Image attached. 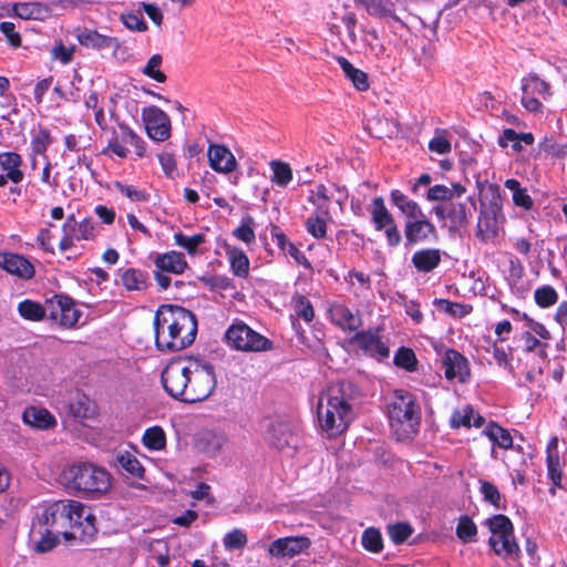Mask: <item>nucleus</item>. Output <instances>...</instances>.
I'll return each mask as SVG.
<instances>
[{"mask_svg": "<svg viewBox=\"0 0 567 567\" xmlns=\"http://www.w3.org/2000/svg\"><path fill=\"white\" fill-rule=\"evenodd\" d=\"M296 315L303 319L306 322H311L315 317V310L309 301L305 296H299L296 300V307H295Z\"/></svg>", "mask_w": 567, "mask_h": 567, "instance_id": "0e129e2a", "label": "nucleus"}, {"mask_svg": "<svg viewBox=\"0 0 567 567\" xmlns=\"http://www.w3.org/2000/svg\"><path fill=\"white\" fill-rule=\"evenodd\" d=\"M269 166L272 172L270 181L274 185L285 188L291 183L293 173L289 163L279 159H272L269 163Z\"/></svg>", "mask_w": 567, "mask_h": 567, "instance_id": "e433bc0d", "label": "nucleus"}, {"mask_svg": "<svg viewBox=\"0 0 567 567\" xmlns=\"http://www.w3.org/2000/svg\"><path fill=\"white\" fill-rule=\"evenodd\" d=\"M485 525L491 533L488 545L493 551L504 559H518L520 549L516 542L511 519L503 514H497L487 518Z\"/></svg>", "mask_w": 567, "mask_h": 567, "instance_id": "423d86ee", "label": "nucleus"}, {"mask_svg": "<svg viewBox=\"0 0 567 567\" xmlns=\"http://www.w3.org/2000/svg\"><path fill=\"white\" fill-rule=\"evenodd\" d=\"M434 214L441 220H447L450 229L460 230L466 227L475 210V202L472 197L467 202H449L433 208Z\"/></svg>", "mask_w": 567, "mask_h": 567, "instance_id": "9b49d317", "label": "nucleus"}, {"mask_svg": "<svg viewBox=\"0 0 567 567\" xmlns=\"http://www.w3.org/2000/svg\"><path fill=\"white\" fill-rule=\"evenodd\" d=\"M524 350L527 352L537 351L540 358L546 357V344L542 343L535 336L526 331L522 334Z\"/></svg>", "mask_w": 567, "mask_h": 567, "instance_id": "69168bd1", "label": "nucleus"}, {"mask_svg": "<svg viewBox=\"0 0 567 567\" xmlns=\"http://www.w3.org/2000/svg\"><path fill=\"white\" fill-rule=\"evenodd\" d=\"M22 158L18 153L4 152L0 154V168L7 172V177L11 182L18 184L23 179V172L21 171Z\"/></svg>", "mask_w": 567, "mask_h": 567, "instance_id": "7c9ffc66", "label": "nucleus"}, {"mask_svg": "<svg viewBox=\"0 0 567 567\" xmlns=\"http://www.w3.org/2000/svg\"><path fill=\"white\" fill-rule=\"evenodd\" d=\"M118 128H120V140L124 143V144H130L132 145L134 148H135V153L138 157H143L144 154H145V145H144V142L143 140L136 135L132 130L131 127H128L127 125L125 124H120L118 125Z\"/></svg>", "mask_w": 567, "mask_h": 567, "instance_id": "09e8293b", "label": "nucleus"}, {"mask_svg": "<svg viewBox=\"0 0 567 567\" xmlns=\"http://www.w3.org/2000/svg\"><path fill=\"white\" fill-rule=\"evenodd\" d=\"M439 305L446 313L457 318H463L472 311V307L468 305L452 302L446 299L439 300Z\"/></svg>", "mask_w": 567, "mask_h": 567, "instance_id": "680f3d73", "label": "nucleus"}, {"mask_svg": "<svg viewBox=\"0 0 567 567\" xmlns=\"http://www.w3.org/2000/svg\"><path fill=\"white\" fill-rule=\"evenodd\" d=\"M268 442L281 452L292 453L299 445V436L288 424H272L268 433Z\"/></svg>", "mask_w": 567, "mask_h": 567, "instance_id": "f3484780", "label": "nucleus"}, {"mask_svg": "<svg viewBox=\"0 0 567 567\" xmlns=\"http://www.w3.org/2000/svg\"><path fill=\"white\" fill-rule=\"evenodd\" d=\"M223 543L226 549H240L246 546L247 536L243 530L236 528L225 535Z\"/></svg>", "mask_w": 567, "mask_h": 567, "instance_id": "052dcab7", "label": "nucleus"}, {"mask_svg": "<svg viewBox=\"0 0 567 567\" xmlns=\"http://www.w3.org/2000/svg\"><path fill=\"white\" fill-rule=\"evenodd\" d=\"M540 148L554 157H565L567 155V145H560L554 138L545 137L540 143Z\"/></svg>", "mask_w": 567, "mask_h": 567, "instance_id": "774afa93", "label": "nucleus"}, {"mask_svg": "<svg viewBox=\"0 0 567 567\" xmlns=\"http://www.w3.org/2000/svg\"><path fill=\"white\" fill-rule=\"evenodd\" d=\"M351 384L338 382L330 384L319 396L317 414L320 427L329 437H336L347 431L353 420L349 390Z\"/></svg>", "mask_w": 567, "mask_h": 567, "instance_id": "7ed1b4c3", "label": "nucleus"}, {"mask_svg": "<svg viewBox=\"0 0 567 567\" xmlns=\"http://www.w3.org/2000/svg\"><path fill=\"white\" fill-rule=\"evenodd\" d=\"M534 298L539 307L547 308L557 302L558 293L551 286H542L535 290Z\"/></svg>", "mask_w": 567, "mask_h": 567, "instance_id": "603ef678", "label": "nucleus"}, {"mask_svg": "<svg viewBox=\"0 0 567 567\" xmlns=\"http://www.w3.org/2000/svg\"><path fill=\"white\" fill-rule=\"evenodd\" d=\"M142 116L150 138L164 142L171 137V120L159 107H145L142 111Z\"/></svg>", "mask_w": 567, "mask_h": 567, "instance_id": "4468645a", "label": "nucleus"}, {"mask_svg": "<svg viewBox=\"0 0 567 567\" xmlns=\"http://www.w3.org/2000/svg\"><path fill=\"white\" fill-rule=\"evenodd\" d=\"M13 12L23 20H44L50 9L42 2H18L13 4Z\"/></svg>", "mask_w": 567, "mask_h": 567, "instance_id": "bb28decb", "label": "nucleus"}, {"mask_svg": "<svg viewBox=\"0 0 567 567\" xmlns=\"http://www.w3.org/2000/svg\"><path fill=\"white\" fill-rule=\"evenodd\" d=\"M310 545L311 540L306 536L282 537L271 543L268 553L277 558H291L307 550Z\"/></svg>", "mask_w": 567, "mask_h": 567, "instance_id": "dca6fc26", "label": "nucleus"}, {"mask_svg": "<svg viewBox=\"0 0 567 567\" xmlns=\"http://www.w3.org/2000/svg\"><path fill=\"white\" fill-rule=\"evenodd\" d=\"M535 95L544 100L548 99L550 96V86L536 74H528L522 79L520 102L529 112H540L543 109V104Z\"/></svg>", "mask_w": 567, "mask_h": 567, "instance_id": "ddd939ff", "label": "nucleus"}, {"mask_svg": "<svg viewBox=\"0 0 567 567\" xmlns=\"http://www.w3.org/2000/svg\"><path fill=\"white\" fill-rule=\"evenodd\" d=\"M413 533L412 527L406 523H396L388 526V534L394 544L404 543Z\"/></svg>", "mask_w": 567, "mask_h": 567, "instance_id": "13d9d810", "label": "nucleus"}, {"mask_svg": "<svg viewBox=\"0 0 567 567\" xmlns=\"http://www.w3.org/2000/svg\"><path fill=\"white\" fill-rule=\"evenodd\" d=\"M390 197L392 204L396 206L399 210L406 217V220L423 217L424 213L419 204L410 199L402 192L394 189L391 192Z\"/></svg>", "mask_w": 567, "mask_h": 567, "instance_id": "cd10ccee", "label": "nucleus"}, {"mask_svg": "<svg viewBox=\"0 0 567 567\" xmlns=\"http://www.w3.org/2000/svg\"><path fill=\"white\" fill-rule=\"evenodd\" d=\"M388 417L398 441L411 439L421 423V406L415 395L405 390H395L388 403Z\"/></svg>", "mask_w": 567, "mask_h": 567, "instance_id": "20e7f679", "label": "nucleus"}, {"mask_svg": "<svg viewBox=\"0 0 567 567\" xmlns=\"http://www.w3.org/2000/svg\"><path fill=\"white\" fill-rule=\"evenodd\" d=\"M546 463L549 480L553 482L554 486L560 487L563 474L558 455V439L556 436L551 437L547 444Z\"/></svg>", "mask_w": 567, "mask_h": 567, "instance_id": "a878e982", "label": "nucleus"}, {"mask_svg": "<svg viewBox=\"0 0 567 567\" xmlns=\"http://www.w3.org/2000/svg\"><path fill=\"white\" fill-rule=\"evenodd\" d=\"M355 341L361 349L373 357H389V349L381 341L377 331L367 330L355 334Z\"/></svg>", "mask_w": 567, "mask_h": 567, "instance_id": "5701e85b", "label": "nucleus"}, {"mask_svg": "<svg viewBox=\"0 0 567 567\" xmlns=\"http://www.w3.org/2000/svg\"><path fill=\"white\" fill-rule=\"evenodd\" d=\"M442 367L447 380L456 379L465 382L470 377V364L467 359L454 349H447L442 355Z\"/></svg>", "mask_w": 567, "mask_h": 567, "instance_id": "2eb2a0df", "label": "nucleus"}, {"mask_svg": "<svg viewBox=\"0 0 567 567\" xmlns=\"http://www.w3.org/2000/svg\"><path fill=\"white\" fill-rule=\"evenodd\" d=\"M66 501H59L40 508L37 514V520L33 523V532L37 528H45L53 533L62 534L66 540L68 535V517Z\"/></svg>", "mask_w": 567, "mask_h": 567, "instance_id": "9d476101", "label": "nucleus"}, {"mask_svg": "<svg viewBox=\"0 0 567 567\" xmlns=\"http://www.w3.org/2000/svg\"><path fill=\"white\" fill-rule=\"evenodd\" d=\"M121 20L132 31L143 32L147 30V24L140 13H124L121 16Z\"/></svg>", "mask_w": 567, "mask_h": 567, "instance_id": "338daca9", "label": "nucleus"}, {"mask_svg": "<svg viewBox=\"0 0 567 567\" xmlns=\"http://www.w3.org/2000/svg\"><path fill=\"white\" fill-rule=\"evenodd\" d=\"M371 220L375 230L381 231L388 225L394 221L392 214L389 212L381 196L374 197L370 206Z\"/></svg>", "mask_w": 567, "mask_h": 567, "instance_id": "2f4dec72", "label": "nucleus"}, {"mask_svg": "<svg viewBox=\"0 0 567 567\" xmlns=\"http://www.w3.org/2000/svg\"><path fill=\"white\" fill-rule=\"evenodd\" d=\"M404 235L409 245H415L435 238L436 228L424 214L423 217L405 220Z\"/></svg>", "mask_w": 567, "mask_h": 567, "instance_id": "a211bd4d", "label": "nucleus"}, {"mask_svg": "<svg viewBox=\"0 0 567 567\" xmlns=\"http://www.w3.org/2000/svg\"><path fill=\"white\" fill-rule=\"evenodd\" d=\"M504 186L513 192V202L516 206H519L526 210L533 208V198L529 196L526 188L520 187V183L517 179H506Z\"/></svg>", "mask_w": 567, "mask_h": 567, "instance_id": "a19ab883", "label": "nucleus"}, {"mask_svg": "<svg viewBox=\"0 0 567 567\" xmlns=\"http://www.w3.org/2000/svg\"><path fill=\"white\" fill-rule=\"evenodd\" d=\"M442 260V251L437 248H423L416 250L411 262L419 272H431L433 271Z\"/></svg>", "mask_w": 567, "mask_h": 567, "instance_id": "b1692460", "label": "nucleus"}, {"mask_svg": "<svg viewBox=\"0 0 567 567\" xmlns=\"http://www.w3.org/2000/svg\"><path fill=\"white\" fill-rule=\"evenodd\" d=\"M76 38L82 47L89 49L104 50L117 47V40L115 38L100 34L95 30L85 29L80 32Z\"/></svg>", "mask_w": 567, "mask_h": 567, "instance_id": "393cba45", "label": "nucleus"}, {"mask_svg": "<svg viewBox=\"0 0 567 567\" xmlns=\"http://www.w3.org/2000/svg\"><path fill=\"white\" fill-rule=\"evenodd\" d=\"M225 342L237 351L264 352L272 349V341L236 319L225 332Z\"/></svg>", "mask_w": 567, "mask_h": 567, "instance_id": "6e6552de", "label": "nucleus"}, {"mask_svg": "<svg viewBox=\"0 0 567 567\" xmlns=\"http://www.w3.org/2000/svg\"><path fill=\"white\" fill-rule=\"evenodd\" d=\"M70 410L76 417H89L94 413L91 401L83 394H78L75 400L70 403Z\"/></svg>", "mask_w": 567, "mask_h": 567, "instance_id": "4d7b16f0", "label": "nucleus"}, {"mask_svg": "<svg viewBox=\"0 0 567 567\" xmlns=\"http://www.w3.org/2000/svg\"><path fill=\"white\" fill-rule=\"evenodd\" d=\"M450 422L453 429H460L461 426L470 427L472 425L480 427L483 425L484 419L481 415H474V410L471 406H464L453 412Z\"/></svg>", "mask_w": 567, "mask_h": 567, "instance_id": "c9c22d12", "label": "nucleus"}, {"mask_svg": "<svg viewBox=\"0 0 567 567\" xmlns=\"http://www.w3.org/2000/svg\"><path fill=\"white\" fill-rule=\"evenodd\" d=\"M48 310L50 319L64 328L75 327L82 316L71 298L60 295L48 299Z\"/></svg>", "mask_w": 567, "mask_h": 567, "instance_id": "f8f14e48", "label": "nucleus"}, {"mask_svg": "<svg viewBox=\"0 0 567 567\" xmlns=\"http://www.w3.org/2000/svg\"><path fill=\"white\" fill-rule=\"evenodd\" d=\"M483 434L488 437L494 445L501 449H511L513 445V437L509 432L502 426L491 423L484 430Z\"/></svg>", "mask_w": 567, "mask_h": 567, "instance_id": "ea45409f", "label": "nucleus"}, {"mask_svg": "<svg viewBox=\"0 0 567 567\" xmlns=\"http://www.w3.org/2000/svg\"><path fill=\"white\" fill-rule=\"evenodd\" d=\"M154 264L157 270L175 275L183 274L188 266L184 254L176 250L158 254L154 259Z\"/></svg>", "mask_w": 567, "mask_h": 567, "instance_id": "4be33fe9", "label": "nucleus"}, {"mask_svg": "<svg viewBox=\"0 0 567 567\" xmlns=\"http://www.w3.org/2000/svg\"><path fill=\"white\" fill-rule=\"evenodd\" d=\"M121 280L127 290H141L146 287V276L144 272L137 269H126L122 274Z\"/></svg>", "mask_w": 567, "mask_h": 567, "instance_id": "de8ad7c7", "label": "nucleus"}, {"mask_svg": "<svg viewBox=\"0 0 567 567\" xmlns=\"http://www.w3.org/2000/svg\"><path fill=\"white\" fill-rule=\"evenodd\" d=\"M66 540L80 539L83 543L90 542L96 534L95 516L91 509L78 501H66Z\"/></svg>", "mask_w": 567, "mask_h": 567, "instance_id": "1a4fd4ad", "label": "nucleus"}, {"mask_svg": "<svg viewBox=\"0 0 567 567\" xmlns=\"http://www.w3.org/2000/svg\"><path fill=\"white\" fill-rule=\"evenodd\" d=\"M226 255L233 274L237 277L246 278L249 274V259L246 254L239 248L228 246Z\"/></svg>", "mask_w": 567, "mask_h": 567, "instance_id": "f704fd0d", "label": "nucleus"}, {"mask_svg": "<svg viewBox=\"0 0 567 567\" xmlns=\"http://www.w3.org/2000/svg\"><path fill=\"white\" fill-rule=\"evenodd\" d=\"M361 544L363 548L371 553H380L383 549V539L378 528L369 527L362 533Z\"/></svg>", "mask_w": 567, "mask_h": 567, "instance_id": "49530a36", "label": "nucleus"}, {"mask_svg": "<svg viewBox=\"0 0 567 567\" xmlns=\"http://www.w3.org/2000/svg\"><path fill=\"white\" fill-rule=\"evenodd\" d=\"M117 461L120 466L128 474L135 477L143 476L144 467L133 454L125 452L124 454L118 455Z\"/></svg>", "mask_w": 567, "mask_h": 567, "instance_id": "8fccbe9b", "label": "nucleus"}, {"mask_svg": "<svg viewBox=\"0 0 567 567\" xmlns=\"http://www.w3.org/2000/svg\"><path fill=\"white\" fill-rule=\"evenodd\" d=\"M25 424L39 430H47L55 424L54 416L45 409L31 406L23 413Z\"/></svg>", "mask_w": 567, "mask_h": 567, "instance_id": "c85d7f7f", "label": "nucleus"}, {"mask_svg": "<svg viewBox=\"0 0 567 567\" xmlns=\"http://www.w3.org/2000/svg\"><path fill=\"white\" fill-rule=\"evenodd\" d=\"M308 200L317 207V213L322 216H329V207H330V193L329 185H317L309 195Z\"/></svg>", "mask_w": 567, "mask_h": 567, "instance_id": "58836bf2", "label": "nucleus"}, {"mask_svg": "<svg viewBox=\"0 0 567 567\" xmlns=\"http://www.w3.org/2000/svg\"><path fill=\"white\" fill-rule=\"evenodd\" d=\"M145 447L152 451H161L166 445L165 432L161 426L148 427L142 437Z\"/></svg>", "mask_w": 567, "mask_h": 567, "instance_id": "c03bdc74", "label": "nucleus"}, {"mask_svg": "<svg viewBox=\"0 0 567 567\" xmlns=\"http://www.w3.org/2000/svg\"><path fill=\"white\" fill-rule=\"evenodd\" d=\"M329 316L331 321L343 330L354 331L362 324L360 312L341 302H334L329 307Z\"/></svg>", "mask_w": 567, "mask_h": 567, "instance_id": "412c9836", "label": "nucleus"}, {"mask_svg": "<svg viewBox=\"0 0 567 567\" xmlns=\"http://www.w3.org/2000/svg\"><path fill=\"white\" fill-rule=\"evenodd\" d=\"M162 384L176 400L185 403L202 402L216 386L215 370L209 362L202 360L173 361L162 372Z\"/></svg>", "mask_w": 567, "mask_h": 567, "instance_id": "f257e3e1", "label": "nucleus"}, {"mask_svg": "<svg viewBox=\"0 0 567 567\" xmlns=\"http://www.w3.org/2000/svg\"><path fill=\"white\" fill-rule=\"evenodd\" d=\"M323 217L324 216L318 213L316 216L309 217L306 221L308 233L311 234L315 238L320 239L326 236L327 226Z\"/></svg>", "mask_w": 567, "mask_h": 567, "instance_id": "e2e57ef3", "label": "nucleus"}, {"mask_svg": "<svg viewBox=\"0 0 567 567\" xmlns=\"http://www.w3.org/2000/svg\"><path fill=\"white\" fill-rule=\"evenodd\" d=\"M271 235L276 245L284 252L293 258L298 265H303L305 267L310 268V262L307 260L305 254L299 250L278 227H274Z\"/></svg>", "mask_w": 567, "mask_h": 567, "instance_id": "c756f323", "label": "nucleus"}, {"mask_svg": "<svg viewBox=\"0 0 567 567\" xmlns=\"http://www.w3.org/2000/svg\"><path fill=\"white\" fill-rule=\"evenodd\" d=\"M394 363L396 367L403 368L408 371H414L416 369L417 360L411 349L401 348L394 355Z\"/></svg>", "mask_w": 567, "mask_h": 567, "instance_id": "6e6d98bb", "label": "nucleus"}, {"mask_svg": "<svg viewBox=\"0 0 567 567\" xmlns=\"http://www.w3.org/2000/svg\"><path fill=\"white\" fill-rule=\"evenodd\" d=\"M65 486L74 492L90 494L93 497L105 494L111 487L109 472L93 463H76L62 473Z\"/></svg>", "mask_w": 567, "mask_h": 567, "instance_id": "39448f33", "label": "nucleus"}, {"mask_svg": "<svg viewBox=\"0 0 567 567\" xmlns=\"http://www.w3.org/2000/svg\"><path fill=\"white\" fill-rule=\"evenodd\" d=\"M207 156L209 166L217 173L229 174L237 167L234 154L225 145L210 144Z\"/></svg>", "mask_w": 567, "mask_h": 567, "instance_id": "aec40b11", "label": "nucleus"}, {"mask_svg": "<svg viewBox=\"0 0 567 567\" xmlns=\"http://www.w3.org/2000/svg\"><path fill=\"white\" fill-rule=\"evenodd\" d=\"M480 491L485 502L492 504L497 509L501 508L502 495L495 484L487 481H482Z\"/></svg>", "mask_w": 567, "mask_h": 567, "instance_id": "bf43d9fd", "label": "nucleus"}, {"mask_svg": "<svg viewBox=\"0 0 567 567\" xmlns=\"http://www.w3.org/2000/svg\"><path fill=\"white\" fill-rule=\"evenodd\" d=\"M155 346L162 352H177L192 346L197 336L196 316L179 306L162 305L154 316Z\"/></svg>", "mask_w": 567, "mask_h": 567, "instance_id": "f03ea898", "label": "nucleus"}, {"mask_svg": "<svg viewBox=\"0 0 567 567\" xmlns=\"http://www.w3.org/2000/svg\"><path fill=\"white\" fill-rule=\"evenodd\" d=\"M489 196L488 205L482 204L476 226V237L487 243L498 236L499 227L504 221L502 197L497 185H489L487 189Z\"/></svg>", "mask_w": 567, "mask_h": 567, "instance_id": "0eeeda50", "label": "nucleus"}, {"mask_svg": "<svg viewBox=\"0 0 567 567\" xmlns=\"http://www.w3.org/2000/svg\"><path fill=\"white\" fill-rule=\"evenodd\" d=\"M337 62L342 69L346 78L357 90L367 91L369 89V81L365 72L354 68L353 64L343 56H337Z\"/></svg>", "mask_w": 567, "mask_h": 567, "instance_id": "473e14b6", "label": "nucleus"}, {"mask_svg": "<svg viewBox=\"0 0 567 567\" xmlns=\"http://www.w3.org/2000/svg\"><path fill=\"white\" fill-rule=\"evenodd\" d=\"M0 268L21 279H31L35 272L24 256L13 252H0Z\"/></svg>", "mask_w": 567, "mask_h": 567, "instance_id": "6ab92c4d", "label": "nucleus"}, {"mask_svg": "<svg viewBox=\"0 0 567 567\" xmlns=\"http://www.w3.org/2000/svg\"><path fill=\"white\" fill-rule=\"evenodd\" d=\"M18 312L25 320L40 321L45 317L47 312H49L48 301L45 306H42L39 302L25 299L18 305Z\"/></svg>", "mask_w": 567, "mask_h": 567, "instance_id": "4c0bfd02", "label": "nucleus"}, {"mask_svg": "<svg viewBox=\"0 0 567 567\" xmlns=\"http://www.w3.org/2000/svg\"><path fill=\"white\" fill-rule=\"evenodd\" d=\"M365 11L377 18H390L404 25V22L395 14L394 4L391 0H369L364 6Z\"/></svg>", "mask_w": 567, "mask_h": 567, "instance_id": "72a5a7b5", "label": "nucleus"}, {"mask_svg": "<svg viewBox=\"0 0 567 567\" xmlns=\"http://www.w3.org/2000/svg\"><path fill=\"white\" fill-rule=\"evenodd\" d=\"M34 533H39L41 536L35 545L37 550L40 553H47L51 550L58 544L59 536L61 535L45 528H37Z\"/></svg>", "mask_w": 567, "mask_h": 567, "instance_id": "864d4df0", "label": "nucleus"}, {"mask_svg": "<svg viewBox=\"0 0 567 567\" xmlns=\"http://www.w3.org/2000/svg\"><path fill=\"white\" fill-rule=\"evenodd\" d=\"M477 535V526L473 522V519L467 516L463 515L458 518L457 526H456V536L463 542V543H471L476 540Z\"/></svg>", "mask_w": 567, "mask_h": 567, "instance_id": "a18cd8bd", "label": "nucleus"}, {"mask_svg": "<svg viewBox=\"0 0 567 567\" xmlns=\"http://www.w3.org/2000/svg\"><path fill=\"white\" fill-rule=\"evenodd\" d=\"M174 241L181 248H184L190 256L197 254V249L206 241V236L203 233L193 236H186L182 231L174 234Z\"/></svg>", "mask_w": 567, "mask_h": 567, "instance_id": "37998d69", "label": "nucleus"}, {"mask_svg": "<svg viewBox=\"0 0 567 567\" xmlns=\"http://www.w3.org/2000/svg\"><path fill=\"white\" fill-rule=\"evenodd\" d=\"M161 65L162 56L159 54H154L148 59L146 65L144 66L143 74L159 83H164L166 81V75L161 71Z\"/></svg>", "mask_w": 567, "mask_h": 567, "instance_id": "5fc2aeb1", "label": "nucleus"}, {"mask_svg": "<svg viewBox=\"0 0 567 567\" xmlns=\"http://www.w3.org/2000/svg\"><path fill=\"white\" fill-rule=\"evenodd\" d=\"M66 233L79 240H90L94 238V226L91 219L84 218L69 229Z\"/></svg>", "mask_w": 567, "mask_h": 567, "instance_id": "3c124183", "label": "nucleus"}, {"mask_svg": "<svg viewBox=\"0 0 567 567\" xmlns=\"http://www.w3.org/2000/svg\"><path fill=\"white\" fill-rule=\"evenodd\" d=\"M52 143V137L49 130L44 127H40L37 132L33 133L31 140V150L32 155H42L44 158H48L45 153L48 147ZM32 166H35V158L32 156Z\"/></svg>", "mask_w": 567, "mask_h": 567, "instance_id": "79ce46f5", "label": "nucleus"}]
</instances>
